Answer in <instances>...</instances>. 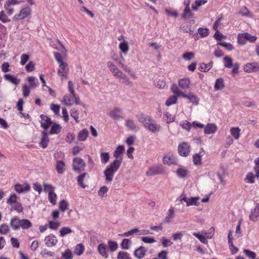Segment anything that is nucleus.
Returning <instances> with one entry per match:
<instances>
[{"label":"nucleus","mask_w":259,"mask_h":259,"mask_svg":"<svg viewBox=\"0 0 259 259\" xmlns=\"http://www.w3.org/2000/svg\"><path fill=\"white\" fill-rule=\"evenodd\" d=\"M84 250V246L83 245V244H78L75 247L74 252L76 254H77L78 255H80L81 254H82L83 253Z\"/></svg>","instance_id":"4d7b16f0"},{"label":"nucleus","mask_w":259,"mask_h":259,"mask_svg":"<svg viewBox=\"0 0 259 259\" xmlns=\"http://www.w3.org/2000/svg\"><path fill=\"white\" fill-rule=\"evenodd\" d=\"M182 97L188 99L193 104L195 105H197L199 104V98L197 95L192 92H189L188 94H186L182 92Z\"/></svg>","instance_id":"ddd939ff"},{"label":"nucleus","mask_w":259,"mask_h":259,"mask_svg":"<svg viewBox=\"0 0 259 259\" xmlns=\"http://www.w3.org/2000/svg\"><path fill=\"white\" fill-rule=\"evenodd\" d=\"M89 136V132L87 129L80 131L78 135V139L80 141H84Z\"/></svg>","instance_id":"2f4dec72"},{"label":"nucleus","mask_w":259,"mask_h":259,"mask_svg":"<svg viewBox=\"0 0 259 259\" xmlns=\"http://www.w3.org/2000/svg\"><path fill=\"white\" fill-rule=\"evenodd\" d=\"M188 171L185 168H179L177 170V175L181 178H185L187 176Z\"/></svg>","instance_id":"de8ad7c7"},{"label":"nucleus","mask_w":259,"mask_h":259,"mask_svg":"<svg viewBox=\"0 0 259 259\" xmlns=\"http://www.w3.org/2000/svg\"><path fill=\"white\" fill-rule=\"evenodd\" d=\"M119 79H122V82L126 85H132V82L130 78L124 73H123Z\"/></svg>","instance_id":"6e6d98bb"},{"label":"nucleus","mask_w":259,"mask_h":259,"mask_svg":"<svg viewBox=\"0 0 259 259\" xmlns=\"http://www.w3.org/2000/svg\"><path fill=\"white\" fill-rule=\"evenodd\" d=\"M17 196L15 194H11L9 198L7 200V203L11 205L17 202Z\"/></svg>","instance_id":"338daca9"},{"label":"nucleus","mask_w":259,"mask_h":259,"mask_svg":"<svg viewBox=\"0 0 259 259\" xmlns=\"http://www.w3.org/2000/svg\"><path fill=\"white\" fill-rule=\"evenodd\" d=\"M31 10L29 7H25L21 9L19 14L14 15L13 20L15 21L23 20L29 16L31 14Z\"/></svg>","instance_id":"9d476101"},{"label":"nucleus","mask_w":259,"mask_h":259,"mask_svg":"<svg viewBox=\"0 0 259 259\" xmlns=\"http://www.w3.org/2000/svg\"><path fill=\"white\" fill-rule=\"evenodd\" d=\"M40 117L41 126L45 130L48 129L52 123L51 118L44 114H41Z\"/></svg>","instance_id":"f3484780"},{"label":"nucleus","mask_w":259,"mask_h":259,"mask_svg":"<svg viewBox=\"0 0 259 259\" xmlns=\"http://www.w3.org/2000/svg\"><path fill=\"white\" fill-rule=\"evenodd\" d=\"M98 250L99 253L104 258L108 257V249L107 245L104 243L100 244L98 246Z\"/></svg>","instance_id":"412c9836"},{"label":"nucleus","mask_w":259,"mask_h":259,"mask_svg":"<svg viewBox=\"0 0 259 259\" xmlns=\"http://www.w3.org/2000/svg\"><path fill=\"white\" fill-rule=\"evenodd\" d=\"M0 21L4 23L10 21V19H9L4 11L0 12Z\"/></svg>","instance_id":"774afa93"},{"label":"nucleus","mask_w":259,"mask_h":259,"mask_svg":"<svg viewBox=\"0 0 259 259\" xmlns=\"http://www.w3.org/2000/svg\"><path fill=\"white\" fill-rule=\"evenodd\" d=\"M70 114L71 116L75 120L77 123L79 122V112L78 110L75 108H72L70 110Z\"/></svg>","instance_id":"4c0bfd02"},{"label":"nucleus","mask_w":259,"mask_h":259,"mask_svg":"<svg viewBox=\"0 0 259 259\" xmlns=\"http://www.w3.org/2000/svg\"><path fill=\"white\" fill-rule=\"evenodd\" d=\"M190 146L188 143L182 142L178 146V153L181 156L187 157L190 152Z\"/></svg>","instance_id":"1a4fd4ad"},{"label":"nucleus","mask_w":259,"mask_h":259,"mask_svg":"<svg viewBox=\"0 0 259 259\" xmlns=\"http://www.w3.org/2000/svg\"><path fill=\"white\" fill-rule=\"evenodd\" d=\"M192 16L193 14L190 10V7H189V6H187L185 8L182 17L185 19H188L192 18Z\"/></svg>","instance_id":"72a5a7b5"},{"label":"nucleus","mask_w":259,"mask_h":259,"mask_svg":"<svg viewBox=\"0 0 259 259\" xmlns=\"http://www.w3.org/2000/svg\"><path fill=\"white\" fill-rule=\"evenodd\" d=\"M191 81L189 78L185 77L178 80V87L182 89H187L190 87Z\"/></svg>","instance_id":"4be33fe9"},{"label":"nucleus","mask_w":259,"mask_h":259,"mask_svg":"<svg viewBox=\"0 0 259 259\" xmlns=\"http://www.w3.org/2000/svg\"><path fill=\"white\" fill-rule=\"evenodd\" d=\"M139 233V235H147V234H149L150 233V232L148 230H140L138 228H134V229H133L131 230L130 231H129L128 232H124L123 234H120L118 235L120 236H126V237H127V236H129L130 235H133L134 233Z\"/></svg>","instance_id":"f8f14e48"},{"label":"nucleus","mask_w":259,"mask_h":259,"mask_svg":"<svg viewBox=\"0 0 259 259\" xmlns=\"http://www.w3.org/2000/svg\"><path fill=\"white\" fill-rule=\"evenodd\" d=\"M109 248L111 252L115 251L118 248V244L115 241H109L108 242Z\"/></svg>","instance_id":"0e129e2a"},{"label":"nucleus","mask_w":259,"mask_h":259,"mask_svg":"<svg viewBox=\"0 0 259 259\" xmlns=\"http://www.w3.org/2000/svg\"><path fill=\"white\" fill-rule=\"evenodd\" d=\"M101 161L103 164H106L109 160L110 155L108 152H103L100 154Z\"/></svg>","instance_id":"f704fd0d"},{"label":"nucleus","mask_w":259,"mask_h":259,"mask_svg":"<svg viewBox=\"0 0 259 259\" xmlns=\"http://www.w3.org/2000/svg\"><path fill=\"white\" fill-rule=\"evenodd\" d=\"M57 194L54 192H50L48 194V199L51 203L56 205L57 203Z\"/></svg>","instance_id":"79ce46f5"},{"label":"nucleus","mask_w":259,"mask_h":259,"mask_svg":"<svg viewBox=\"0 0 259 259\" xmlns=\"http://www.w3.org/2000/svg\"><path fill=\"white\" fill-rule=\"evenodd\" d=\"M224 66L228 68H231L233 66L231 58L226 56L224 58Z\"/></svg>","instance_id":"5fc2aeb1"},{"label":"nucleus","mask_w":259,"mask_h":259,"mask_svg":"<svg viewBox=\"0 0 259 259\" xmlns=\"http://www.w3.org/2000/svg\"><path fill=\"white\" fill-rule=\"evenodd\" d=\"M44 191L45 192H54L55 190V187L53 186L52 184L44 183Z\"/></svg>","instance_id":"864d4df0"},{"label":"nucleus","mask_w":259,"mask_h":259,"mask_svg":"<svg viewBox=\"0 0 259 259\" xmlns=\"http://www.w3.org/2000/svg\"><path fill=\"white\" fill-rule=\"evenodd\" d=\"M162 172V169L159 167H152L148 169L146 172L147 176H151L157 175Z\"/></svg>","instance_id":"c756f323"},{"label":"nucleus","mask_w":259,"mask_h":259,"mask_svg":"<svg viewBox=\"0 0 259 259\" xmlns=\"http://www.w3.org/2000/svg\"><path fill=\"white\" fill-rule=\"evenodd\" d=\"M244 71L248 73L259 71V64L256 62L247 63L244 67Z\"/></svg>","instance_id":"4468645a"},{"label":"nucleus","mask_w":259,"mask_h":259,"mask_svg":"<svg viewBox=\"0 0 259 259\" xmlns=\"http://www.w3.org/2000/svg\"><path fill=\"white\" fill-rule=\"evenodd\" d=\"M201 152L199 153L195 154L193 156V162L195 165H200L202 164V156L203 155H200L202 152L204 153L203 148H201Z\"/></svg>","instance_id":"a878e982"},{"label":"nucleus","mask_w":259,"mask_h":259,"mask_svg":"<svg viewBox=\"0 0 259 259\" xmlns=\"http://www.w3.org/2000/svg\"><path fill=\"white\" fill-rule=\"evenodd\" d=\"M10 226L14 231H18L20 228L27 230L32 226L31 222L25 219H20L18 217L15 216L10 220Z\"/></svg>","instance_id":"20e7f679"},{"label":"nucleus","mask_w":259,"mask_h":259,"mask_svg":"<svg viewBox=\"0 0 259 259\" xmlns=\"http://www.w3.org/2000/svg\"><path fill=\"white\" fill-rule=\"evenodd\" d=\"M62 257L63 259H72L73 254L72 251L69 249H66L62 253Z\"/></svg>","instance_id":"603ef678"},{"label":"nucleus","mask_w":259,"mask_h":259,"mask_svg":"<svg viewBox=\"0 0 259 259\" xmlns=\"http://www.w3.org/2000/svg\"><path fill=\"white\" fill-rule=\"evenodd\" d=\"M107 66L109 68L110 70L113 73L114 75L118 79L123 74V72L118 69L116 66L113 64L111 62H108Z\"/></svg>","instance_id":"a211bd4d"},{"label":"nucleus","mask_w":259,"mask_h":259,"mask_svg":"<svg viewBox=\"0 0 259 259\" xmlns=\"http://www.w3.org/2000/svg\"><path fill=\"white\" fill-rule=\"evenodd\" d=\"M192 235L195 237L197 238L202 243L206 244L207 243V239H206V237L204 236V235L197 232H193Z\"/></svg>","instance_id":"09e8293b"},{"label":"nucleus","mask_w":259,"mask_h":259,"mask_svg":"<svg viewBox=\"0 0 259 259\" xmlns=\"http://www.w3.org/2000/svg\"><path fill=\"white\" fill-rule=\"evenodd\" d=\"M117 258V259H132L128 253L123 251L118 252Z\"/></svg>","instance_id":"13d9d810"},{"label":"nucleus","mask_w":259,"mask_h":259,"mask_svg":"<svg viewBox=\"0 0 259 259\" xmlns=\"http://www.w3.org/2000/svg\"><path fill=\"white\" fill-rule=\"evenodd\" d=\"M194 56L193 52H186L183 54L182 58L186 61H190L194 57Z\"/></svg>","instance_id":"e2e57ef3"},{"label":"nucleus","mask_w":259,"mask_h":259,"mask_svg":"<svg viewBox=\"0 0 259 259\" xmlns=\"http://www.w3.org/2000/svg\"><path fill=\"white\" fill-rule=\"evenodd\" d=\"M10 231L9 226L7 224H2L0 225V234L6 235Z\"/></svg>","instance_id":"37998d69"},{"label":"nucleus","mask_w":259,"mask_h":259,"mask_svg":"<svg viewBox=\"0 0 259 259\" xmlns=\"http://www.w3.org/2000/svg\"><path fill=\"white\" fill-rule=\"evenodd\" d=\"M44 241L46 245L49 247L55 246L58 243V239L57 237L53 234H50L47 236L45 237Z\"/></svg>","instance_id":"9b49d317"},{"label":"nucleus","mask_w":259,"mask_h":259,"mask_svg":"<svg viewBox=\"0 0 259 259\" xmlns=\"http://www.w3.org/2000/svg\"><path fill=\"white\" fill-rule=\"evenodd\" d=\"M122 113L121 109L118 107H114L109 113V115L114 120H119L122 118L121 114Z\"/></svg>","instance_id":"dca6fc26"},{"label":"nucleus","mask_w":259,"mask_h":259,"mask_svg":"<svg viewBox=\"0 0 259 259\" xmlns=\"http://www.w3.org/2000/svg\"><path fill=\"white\" fill-rule=\"evenodd\" d=\"M163 162L164 164L168 165L174 164L177 162V159L172 154L168 153L164 155L163 158Z\"/></svg>","instance_id":"2eb2a0df"},{"label":"nucleus","mask_w":259,"mask_h":259,"mask_svg":"<svg viewBox=\"0 0 259 259\" xmlns=\"http://www.w3.org/2000/svg\"><path fill=\"white\" fill-rule=\"evenodd\" d=\"M124 151V146L119 145L114 152L113 155L114 157L116 158V159L113 160L104 171V175L106 183H111L113 181L114 174L118 170L122 162L121 159H117V158H119L120 155Z\"/></svg>","instance_id":"f257e3e1"},{"label":"nucleus","mask_w":259,"mask_h":259,"mask_svg":"<svg viewBox=\"0 0 259 259\" xmlns=\"http://www.w3.org/2000/svg\"><path fill=\"white\" fill-rule=\"evenodd\" d=\"M35 69V64L31 61H30L25 66V69L28 72H32L34 71Z\"/></svg>","instance_id":"680f3d73"},{"label":"nucleus","mask_w":259,"mask_h":259,"mask_svg":"<svg viewBox=\"0 0 259 259\" xmlns=\"http://www.w3.org/2000/svg\"><path fill=\"white\" fill-rule=\"evenodd\" d=\"M4 78L15 85H18L20 82V79L10 74H6Z\"/></svg>","instance_id":"bb28decb"},{"label":"nucleus","mask_w":259,"mask_h":259,"mask_svg":"<svg viewBox=\"0 0 259 259\" xmlns=\"http://www.w3.org/2000/svg\"><path fill=\"white\" fill-rule=\"evenodd\" d=\"M72 232V230L68 227H63L59 231L60 235L62 237H63L66 235L71 233Z\"/></svg>","instance_id":"e433bc0d"},{"label":"nucleus","mask_w":259,"mask_h":259,"mask_svg":"<svg viewBox=\"0 0 259 259\" xmlns=\"http://www.w3.org/2000/svg\"><path fill=\"white\" fill-rule=\"evenodd\" d=\"M63 102L65 105L71 106L73 104L79 105L80 104V99L79 97L74 93L73 95L71 94L69 95H65L63 98Z\"/></svg>","instance_id":"0eeeda50"},{"label":"nucleus","mask_w":259,"mask_h":259,"mask_svg":"<svg viewBox=\"0 0 259 259\" xmlns=\"http://www.w3.org/2000/svg\"><path fill=\"white\" fill-rule=\"evenodd\" d=\"M88 175V174L87 172H84L82 174L79 175L77 178L78 185L82 188H85L86 187L83 182L84 178Z\"/></svg>","instance_id":"ea45409f"},{"label":"nucleus","mask_w":259,"mask_h":259,"mask_svg":"<svg viewBox=\"0 0 259 259\" xmlns=\"http://www.w3.org/2000/svg\"><path fill=\"white\" fill-rule=\"evenodd\" d=\"M27 80L29 84V87L30 88H34L38 84L37 81L36 80L35 77L33 76H28L27 77Z\"/></svg>","instance_id":"c9c22d12"},{"label":"nucleus","mask_w":259,"mask_h":259,"mask_svg":"<svg viewBox=\"0 0 259 259\" xmlns=\"http://www.w3.org/2000/svg\"><path fill=\"white\" fill-rule=\"evenodd\" d=\"M57 42L63 49V54L60 53L56 52L54 53V56L59 64L57 70L58 75L61 77L62 80L68 78V75L69 72V68L68 64L64 61V58L66 57V49L63 43L58 39Z\"/></svg>","instance_id":"f03ea898"},{"label":"nucleus","mask_w":259,"mask_h":259,"mask_svg":"<svg viewBox=\"0 0 259 259\" xmlns=\"http://www.w3.org/2000/svg\"><path fill=\"white\" fill-rule=\"evenodd\" d=\"M41 138L39 142V145L44 149L46 148L49 141L48 133L44 131L41 133Z\"/></svg>","instance_id":"b1692460"},{"label":"nucleus","mask_w":259,"mask_h":259,"mask_svg":"<svg viewBox=\"0 0 259 259\" xmlns=\"http://www.w3.org/2000/svg\"><path fill=\"white\" fill-rule=\"evenodd\" d=\"M125 125L127 129L130 130H135L137 128V125L135 120L132 119H126L125 120Z\"/></svg>","instance_id":"cd10ccee"},{"label":"nucleus","mask_w":259,"mask_h":259,"mask_svg":"<svg viewBox=\"0 0 259 259\" xmlns=\"http://www.w3.org/2000/svg\"><path fill=\"white\" fill-rule=\"evenodd\" d=\"M218 44L223 47H224L228 51H232L234 49L233 46L230 43H227L226 42H220Z\"/></svg>","instance_id":"69168bd1"},{"label":"nucleus","mask_w":259,"mask_h":259,"mask_svg":"<svg viewBox=\"0 0 259 259\" xmlns=\"http://www.w3.org/2000/svg\"><path fill=\"white\" fill-rule=\"evenodd\" d=\"M170 91L174 94V95L169 96L165 102V105L169 106L177 102L178 98L181 96L182 92L179 89L178 85L173 83L170 87Z\"/></svg>","instance_id":"39448f33"},{"label":"nucleus","mask_w":259,"mask_h":259,"mask_svg":"<svg viewBox=\"0 0 259 259\" xmlns=\"http://www.w3.org/2000/svg\"><path fill=\"white\" fill-rule=\"evenodd\" d=\"M237 42L241 45H243L246 42L245 33L239 34L237 36Z\"/></svg>","instance_id":"052dcab7"},{"label":"nucleus","mask_w":259,"mask_h":259,"mask_svg":"<svg viewBox=\"0 0 259 259\" xmlns=\"http://www.w3.org/2000/svg\"><path fill=\"white\" fill-rule=\"evenodd\" d=\"M212 67V63H210L208 64L202 63L200 64L199 69L201 71L207 72L209 71Z\"/></svg>","instance_id":"49530a36"},{"label":"nucleus","mask_w":259,"mask_h":259,"mask_svg":"<svg viewBox=\"0 0 259 259\" xmlns=\"http://www.w3.org/2000/svg\"><path fill=\"white\" fill-rule=\"evenodd\" d=\"M146 252V248L144 247L141 246L135 251L134 255L139 259L142 258L145 256Z\"/></svg>","instance_id":"393cba45"},{"label":"nucleus","mask_w":259,"mask_h":259,"mask_svg":"<svg viewBox=\"0 0 259 259\" xmlns=\"http://www.w3.org/2000/svg\"><path fill=\"white\" fill-rule=\"evenodd\" d=\"M14 188L15 190L18 193L28 192L30 189V187L28 184H25L24 185L20 184H16L14 186Z\"/></svg>","instance_id":"aec40b11"},{"label":"nucleus","mask_w":259,"mask_h":259,"mask_svg":"<svg viewBox=\"0 0 259 259\" xmlns=\"http://www.w3.org/2000/svg\"><path fill=\"white\" fill-rule=\"evenodd\" d=\"M207 2V0H196L195 4L192 5V10L193 11H197L198 7L204 5Z\"/></svg>","instance_id":"58836bf2"},{"label":"nucleus","mask_w":259,"mask_h":259,"mask_svg":"<svg viewBox=\"0 0 259 259\" xmlns=\"http://www.w3.org/2000/svg\"><path fill=\"white\" fill-rule=\"evenodd\" d=\"M136 118L139 122L149 131L154 133L160 130V125L157 124L151 116L140 113L136 115Z\"/></svg>","instance_id":"7ed1b4c3"},{"label":"nucleus","mask_w":259,"mask_h":259,"mask_svg":"<svg viewBox=\"0 0 259 259\" xmlns=\"http://www.w3.org/2000/svg\"><path fill=\"white\" fill-rule=\"evenodd\" d=\"M131 244V240L128 239H124L122 240L121 246L124 249H128Z\"/></svg>","instance_id":"bf43d9fd"},{"label":"nucleus","mask_w":259,"mask_h":259,"mask_svg":"<svg viewBox=\"0 0 259 259\" xmlns=\"http://www.w3.org/2000/svg\"><path fill=\"white\" fill-rule=\"evenodd\" d=\"M85 163L84 161L80 157H75L73 159L72 169L74 171L80 172L84 170Z\"/></svg>","instance_id":"6e6552de"},{"label":"nucleus","mask_w":259,"mask_h":259,"mask_svg":"<svg viewBox=\"0 0 259 259\" xmlns=\"http://www.w3.org/2000/svg\"><path fill=\"white\" fill-rule=\"evenodd\" d=\"M240 129L238 127H231L230 130V132L232 137L236 140L239 139L240 137Z\"/></svg>","instance_id":"c85d7f7f"},{"label":"nucleus","mask_w":259,"mask_h":259,"mask_svg":"<svg viewBox=\"0 0 259 259\" xmlns=\"http://www.w3.org/2000/svg\"><path fill=\"white\" fill-rule=\"evenodd\" d=\"M199 199V197H191L188 199V202H187V205L188 206L193 205L198 206L199 204V202H198Z\"/></svg>","instance_id":"c03bdc74"},{"label":"nucleus","mask_w":259,"mask_h":259,"mask_svg":"<svg viewBox=\"0 0 259 259\" xmlns=\"http://www.w3.org/2000/svg\"><path fill=\"white\" fill-rule=\"evenodd\" d=\"M175 216V208L173 206H171L168 209V215L165 218L164 221L166 223L170 222L172 219Z\"/></svg>","instance_id":"473e14b6"},{"label":"nucleus","mask_w":259,"mask_h":259,"mask_svg":"<svg viewBox=\"0 0 259 259\" xmlns=\"http://www.w3.org/2000/svg\"><path fill=\"white\" fill-rule=\"evenodd\" d=\"M255 176L252 172H249L247 174L245 181L247 183L253 184L255 182L254 181Z\"/></svg>","instance_id":"8fccbe9b"},{"label":"nucleus","mask_w":259,"mask_h":259,"mask_svg":"<svg viewBox=\"0 0 259 259\" xmlns=\"http://www.w3.org/2000/svg\"><path fill=\"white\" fill-rule=\"evenodd\" d=\"M250 220L256 222L259 220V204L256 203L254 209L251 210L249 215Z\"/></svg>","instance_id":"6ab92c4d"},{"label":"nucleus","mask_w":259,"mask_h":259,"mask_svg":"<svg viewBox=\"0 0 259 259\" xmlns=\"http://www.w3.org/2000/svg\"><path fill=\"white\" fill-rule=\"evenodd\" d=\"M204 128V132L205 134H214L218 130L217 126L214 123H208Z\"/></svg>","instance_id":"5701e85b"},{"label":"nucleus","mask_w":259,"mask_h":259,"mask_svg":"<svg viewBox=\"0 0 259 259\" xmlns=\"http://www.w3.org/2000/svg\"><path fill=\"white\" fill-rule=\"evenodd\" d=\"M12 209L14 210H16L18 213L22 212L23 210V207L22 205V204L17 201L15 202V203L11 205Z\"/></svg>","instance_id":"a19ab883"},{"label":"nucleus","mask_w":259,"mask_h":259,"mask_svg":"<svg viewBox=\"0 0 259 259\" xmlns=\"http://www.w3.org/2000/svg\"><path fill=\"white\" fill-rule=\"evenodd\" d=\"M55 159L56 160V163L55 168L57 172L59 174H63L66 169L65 163L62 160H59V158L64 159L65 154L61 152H57L54 154Z\"/></svg>","instance_id":"423d86ee"},{"label":"nucleus","mask_w":259,"mask_h":259,"mask_svg":"<svg viewBox=\"0 0 259 259\" xmlns=\"http://www.w3.org/2000/svg\"><path fill=\"white\" fill-rule=\"evenodd\" d=\"M120 51L124 53H127L129 50V47L127 41H124L119 44Z\"/></svg>","instance_id":"3c124183"},{"label":"nucleus","mask_w":259,"mask_h":259,"mask_svg":"<svg viewBox=\"0 0 259 259\" xmlns=\"http://www.w3.org/2000/svg\"><path fill=\"white\" fill-rule=\"evenodd\" d=\"M61 128L62 127L60 124H55L52 126L50 134L51 135L57 134L60 132Z\"/></svg>","instance_id":"a18cd8bd"},{"label":"nucleus","mask_w":259,"mask_h":259,"mask_svg":"<svg viewBox=\"0 0 259 259\" xmlns=\"http://www.w3.org/2000/svg\"><path fill=\"white\" fill-rule=\"evenodd\" d=\"M224 87V79L222 78H217L214 86V90L215 91L222 90Z\"/></svg>","instance_id":"7c9ffc66"}]
</instances>
